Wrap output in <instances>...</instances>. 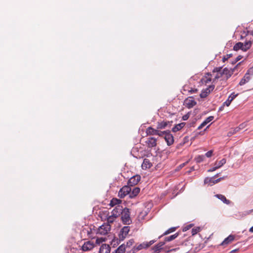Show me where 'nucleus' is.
<instances>
[{
    "label": "nucleus",
    "mask_w": 253,
    "mask_h": 253,
    "mask_svg": "<svg viewBox=\"0 0 253 253\" xmlns=\"http://www.w3.org/2000/svg\"><path fill=\"white\" fill-rule=\"evenodd\" d=\"M131 191V187L130 186L126 185L123 186L119 191L118 196L120 198H124L127 195L130 194Z\"/></svg>",
    "instance_id": "4"
},
{
    "label": "nucleus",
    "mask_w": 253,
    "mask_h": 253,
    "mask_svg": "<svg viewBox=\"0 0 253 253\" xmlns=\"http://www.w3.org/2000/svg\"><path fill=\"white\" fill-rule=\"evenodd\" d=\"M116 218H117L113 216V215H112L111 214L108 215L107 217V224H109L110 225L111 223H113L115 221Z\"/></svg>",
    "instance_id": "35"
},
{
    "label": "nucleus",
    "mask_w": 253,
    "mask_h": 253,
    "mask_svg": "<svg viewBox=\"0 0 253 253\" xmlns=\"http://www.w3.org/2000/svg\"><path fill=\"white\" fill-rule=\"evenodd\" d=\"M211 76L212 75L210 73L206 74V75L201 80V83L206 85L210 83L212 80L211 77Z\"/></svg>",
    "instance_id": "17"
},
{
    "label": "nucleus",
    "mask_w": 253,
    "mask_h": 253,
    "mask_svg": "<svg viewBox=\"0 0 253 253\" xmlns=\"http://www.w3.org/2000/svg\"><path fill=\"white\" fill-rule=\"evenodd\" d=\"M215 196L218 198V199L220 200L221 201H222L224 203L229 205L230 204V201L229 200H227L226 197L221 194H216L215 195Z\"/></svg>",
    "instance_id": "24"
},
{
    "label": "nucleus",
    "mask_w": 253,
    "mask_h": 253,
    "mask_svg": "<svg viewBox=\"0 0 253 253\" xmlns=\"http://www.w3.org/2000/svg\"><path fill=\"white\" fill-rule=\"evenodd\" d=\"M134 243V240L133 239L129 240L128 242H126V245L125 247H130L132 244Z\"/></svg>",
    "instance_id": "44"
},
{
    "label": "nucleus",
    "mask_w": 253,
    "mask_h": 253,
    "mask_svg": "<svg viewBox=\"0 0 253 253\" xmlns=\"http://www.w3.org/2000/svg\"><path fill=\"white\" fill-rule=\"evenodd\" d=\"M252 42L250 41H246L244 43H243L242 50L246 51L248 50L252 46Z\"/></svg>",
    "instance_id": "25"
},
{
    "label": "nucleus",
    "mask_w": 253,
    "mask_h": 253,
    "mask_svg": "<svg viewBox=\"0 0 253 253\" xmlns=\"http://www.w3.org/2000/svg\"><path fill=\"white\" fill-rule=\"evenodd\" d=\"M220 181V179H219V178H217L216 179H214V181H212V184H214L217 183H218V182H219Z\"/></svg>",
    "instance_id": "52"
},
{
    "label": "nucleus",
    "mask_w": 253,
    "mask_h": 253,
    "mask_svg": "<svg viewBox=\"0 0 253 253\" xmlns=\"http://www.w3.org/2000/svg\"><path fill=\"white\" fill-rule=\"evenodd\" d=\"M189 115L188 114H186L182 117V120L184 121H186L189 118Z\"/></svg>",
    "instance_id": "49"
},
{
    "label": "nucleus",
    "mask_w": 253,
    "mask_h": 253,
    "mask_svg": "<svg viewBox=\"0 0 253 253\" xmlns=\"http://www.w3.org/2000/svg\"><path fill=\"white\" fill-rule=\"evenodd\" d=\"M230 63H231L232 65L235 64L236 63L234 62V60H231L230 61Z\"/></svg>",
    "instance_id": "57"
},
{
    "label": "nucleus",
    "mask_w": 253,
    "mask_h": 253,
    "mask_svg": "<svg viewBox=\"0 0 253 253\" xmlns=\"http://www.w3.org/2000/svg\"><path fill=\"white\" fill-rule=\"evenodd\" d=\"M123 209L122 206L118 205L112 210L111 214L113 215V216L117 218L121 214V213L123 212Z\"/></svg>",
    "instance_id": "7"
},
{
    "label": "nucleus",
    "mask_w": 253,
    "mask_h": 253,
    "mask_svg": "<svg viewBox=\"0 0 253 253\" xmlns=\"http://www.w3.org/2000/svg\"><path fill=\"white\" fill-rule=\"evenodd\" d=\"M236 66L233 68H228L225 67L223 69L222 74H223V80H227L233 74Z\"/></svg>",
    "instance_id": "5"
},
{
    "label": "nucleus",
    "mask_w": 253,
    "mask_h": 253,
    "mask_svg": "<svg viewBox=\"0 0 253 253\" xmlns=\"http://www.w3.org/2000/svg\"><path fill=\"white\" fill-rule=\"evenodd\" d=\"M242 56L241 55H238L236 58L234 60V63H237L238 61L240 60L242 58Z\"/></svg>",
    "instance_id": "47"
},
{
    "label": "nucleus",
    "mask_w": 253,
    "mask_h": 253,
    "mask_svg": "<svg viewBox=\"0 0 253 253\" xmlns=\"http://www.w3.org/2000/svg\"><path fill=\"white\" fill-rule=\"evenodd\" d=\"M158 133V129H154L151 126L148 127L146 130L147 135H156Z\"/></svg>",
    "instance_id": "19"
},
{
    "label": "nucleus",
    "mask_w": 253,
    "mask_h": 253,
    "mask_svg": "<svg viewBox=\"0 0 253 253\" xmlns=\"http://www.w3.org/2000/svg\"><path fill=\"white\" fill-rule=\"evenodd\" d=\"M226 160L224 158L222 159L219 161H216L214 165V167L208 169V172H212L215 171L217 169L223 166L226 163Z\"/></svg>",
    "instance_id": "6"
},
{
    "label": "nucleus",
    "mask_w": 253,
    "mask_h": 253,
    "mask_svg": "<svg viewBox=\"0 0 253 253\" xmlns=\"http://www.w3.org/2000/svg\"><path fill=\"white\" fill-rule=\"evenodd\" d=\"M169 131H161L158 129V133L157 134V135H158L159 136H164L166 135V134Z\"/></svg>",
    "instance_id": "41"
},
{
    "label": "nucleus",
    "mask_w": 253,
    "mask_h": 253,
    "mask_svg": "<svg viewBox=\"0 0 253 253\" xmlns=\"http://www.w3.org/2000/svg\"><path fill=\"white\" fill-rule=\"evenodd\" d=\"M214 88V85H210L205 89H203L202 92L200 94V97L201 98L206 97L208 94L213 90Z\"/></svg>",
    "instance_id": "9"
},
{
    "label": "nucleus",
    "mask_w": 253,
    "mask_h": 253,
    "mask_svg": "<svg viewBox=\"0 0 253 253\" xmlns=\"http://www.w3.org/2000/svg\"><path fill=\"white\" fill-rule=\"evenodd\" d=\"M214 117L213 116H210L208 117L204 122H206V124L207 125L209 123L213 120Z\"/></svg>",
    "instance_id": "42"
},
{
    "label": "nucleus",
    "mask_w": 253,
    "mask_h": 253,
    "mask_svg": "<svg viewBox=\"0 0 253 253\" xmlns=\"http://www.w3.org/2000/svg\"><path fill=\"white\" fill-rule=\"evenodd\" d=\"M201 231V228L200 227H196L192 229L191 234L192 235H195Z\"/></svg>",
    "instance_id": "37"
},
{
    "label": "nucleus",
    "mask_w": 253,
    "mask_h": 253,
    "mask_svg": "<svg viewBox=\"0 0 253 253\" xmlns=\"http://www.w3.org/2000/svg\"><path fill=\"white\" fill-rule=\"evenodd\" d=\"M207 124L206 122H203L198 127V129H202L204 126H205Z\"/></svg>",
    "instance_id": "48"
},
{
    "label": "nucleus",
    "mask_w": 253,
    "mask_h": 253,
    "mask_svg": "<svg viewBox=\"0 0 253 253\" xmlns=\"http://www.w3.org/2000/svg\"><path fill=\"white\" fill-rule=\"evenodd\" d=\"M183 90L184 91H188L189 92L191 93H196L198 91V89L196 88H191L190 89H189V87L187 85H184L183 86Z\"/></svg>",
    "instance_id": "32"
},
{
    "label": "nucleus",
    "mask_w": 253,
    "mask_h": 253,
    "mask_svg": "<svg viewBox=\"0 0 253 253\" xmlns=\"http://www.w3.org/2000/svg\"><path fill=\"white\" fill-rule=\"evenodd\" d=\"M140 176L139 175H136L131 177L128 180L127 184L131 186H133L136 185L139 181L140 180Z\"/></svg>",
    "instance_id": "8"
},
{
    "label": "nucleus",
    "mask_w": 253,
    "mask_h": 253,
    "mask_svg": "<svg viewBox=\"0 0 253 253\" xmlns=\"http://www.w3.org/2000/svg\"><path fill=\"white\" fill-rule=\"evenodd\" d=\"M246 74L249 75L250 77H252L253 76V67L250 68L246 72Z\"/></svg>",
    "instance_id": "39"
},
{
    "label": "nucleus",
    "mask_w": 253,
    "mask_h": 253,
    "mask_svg": "<svg viewBox=\"0 0 253 253\" xmlns=\"http://www.w3.org/2000/svg\"><path fill=\"white\" fill-rule=\"evenodd\" d=\"M152 166L151 163L150 162L149 160L147 159H145L143 160V164L142 165V168H145V169L150 168Z\"/></svg>",
    "instance_id": "29"
},
{
    "label": "nucleus",
    "mask_w": 253,
    "mask_h": 253,
    "mask_svg": "<svg viewBox=\"0 0 253 253\" xmlns=\"http://www.w3.org/2000/svg\"><path fill=\"white\" fill-rule=\"evenodd\" d=\"M212 75L214 78L212 79V83H215L216 80L221 78L220 67H215L212 70Z\"/></svg>",
    "instance_id": "13"
},
{
    "label": "nucleus",
    "mask_w": 253,
    "mask_h": 253,
    "mask_svg": "<svg viewBox=\"0 0 253 253\" xmlns=\"http://www.w3.org/2000/svg\"><path fill=\"white\" fill-rule=\"evenodd\" d=\"M156 242V240H153L149 242H144L139 244L137 247L136 250L138 251L141 250L143 249H146L149 247L151 245L153 244Z\"/></svg>",
    "instance_id": "11"
},
{
    "label": "nucleus",
    "mask_w": 253,
    "mask_h": 253,
    "mask_svg": "<svg viewBox=\"0 0 253 253\" xmlns=\"http://www.w3.org/2000/svg\"><path fill=\"white\" fill-rule=\"evenodd\" d=\"M235 239L234 235H230L226 238L223 242L220 244V246H225L230 244Z\"/></svg>",
    "instance_id": "18"
},
{
    "label": "nucleus",
    "mask_w": 253,
    "mask_h": 253,
    "mask_svg": "<svg viewBox=\"0 0 253 253\" xmlns=\"http://www.w3.org/2000/svg\"><path fill=\"white\" fill-rule=\"evenodd\" d=\"M220 67V72L221 77L223 79V74H222L223 69L221 67Z\"/></svg>",
    "instance_id": "53"
},
{
    "label": "nucleus",
    "mask_w": 253,
    "mask_h": 253,
    "mask_svg": "<svg viewBox=\"0 0 253 253\" xmlns=\"http://www.w3.org/2000/svg\"><path fill=\"white\" fill-rule=\"evenodd\" d=\"M110 252V247L108 245L103 244L100 247L99 253H109Z\"/></svg>",
    "instance_id": "20"
},
{
    "label": "nucleus",
    "mask_w": 253,
    "mask_h": 253,
    "mask_svg": "<svg viewBox=\"0 0 253 253\" xmlns=\"http://www.w3.org/2000/svg\"><path fill=\"white\" fill-rule=\"evenodd\" d=\"M126 251V247L124 244L121 245L116 250V253H125Z\"/></svg>",
    "instance_id": "30"
},
{
    "label": "nucleus",
    "mask_w": 253,
    "mask_h": 253,
    "mask_svg": "<svg viewBox=\"0 0 253 253\" xmlns=\"http://www.w3.org/2000/svg\"><path fill=\"white\" fill-rule=\"evenodd\" d=\"M165 243L163 242H160L159 244L155 245L153 248V250L155 253H158L161 249H162L163 246L165 245Z\"/></svg>",
    "instance_id": "21"
},
{
    "label": "nucleus",
    "mask_w": 253,
    "mask_h": 253,
    "mask_svg": "<svg viewBox=\"0 0 253 253\" xmlns=\"http://www.w3.org/2000/svg\"><path fill=\"white\" fill-rule=\"evenodd\" d=\"M246 126H247V124L246 123H243L239 126L238 130L243 129L244 128H245L246 127Z\"/></svg>",
    "instance_id": "43"
},
{
    "label": "nucleus",
    "mask_w": 253,
    "mask_h": 253,
    "mask_svg": "<svg viewBox=\"0 0 253 253\" xmlns=\"http://www.w3.org/2000/svg\"><path fill=\"white\" fill-rule=\"evenodd\" d=\"M232 56V54H231V53L227 54V55H226L222 58V61L223 62H225L226 61H227L228 59H229Z\"/></svg>",
    "instance_id": "40"
},
{
    "label": "nucleus",
    "mask_w": 253,
    "mask_h": 253,
    "mask_svg": "<svg viewBox=\"0 0 253 253\" xmlns=\"http://www.w3.org/2000/svg\"><path fill=\"white\" fill-rule=\"evenodd\" d=\"M241 62L239 63V64H237V65H239V64H240Z\"/></svg>",
    "instance_id": "62"
},
{
    "label": "nucleus",
    "mask_w": 253,
    "mask_h": 253,
    "mask_svg": "<svg viewBox=\"0 0 253 253\" xmlns=\"http://www.w3.org/2000/svg\"><path fill=\"white\" fill-rule=\"evenodd\" d=\"M212 153H213V151L212 150H210L209 151H208L206 154H205V156L208 157V158H210L211 157L212 155Z\"/></svg>",
    "instance_id": "45"
},
{
    "label": "nucleus",
    "mask_w": 253,
    "mask_h": 253,
    "mask_svg": "<svg viewBox=\"0 0 253 253\" xmlns=\"http://www.w3.org/2000/svg\"><path fill=\"white\" fill-rule=\"evenodd\" d=\"M251 78L250 77L249 75H247L245 74L244 77L241 80L240 82H239V84L240 86L244 85L246 83H248L250 80H251Z\"/></svg>",
    "instance_id": "22"
},
{
    "label": "nucleus",
    "mask_w": 253,
    "mask_h": 253,
    "mask_svg": "<svg viewBox=\"0 0 253 253\" xmlns=\"http://www.w3.org/2000/svg\"><path fill=\"white\" fill-rule=\"evenodd\" d=\"M90 232H91V229L90 230V231H89L88 230L87 231L88 235H89Z\"/></svg>",
    "instance_id": "60"
},
{
    "label": "nucleus",
    "mask_w": 253,
    "mask_h": 253,
    "mask_svg": "<svg viewBox=\"0 0 253 253\" xmlns=\"http://www.w3.org/2000/svg\"><path fill=\"white\" fill-rule=\"evenodd\" d=\"M111 229V225L109 224L104 223L100 226L97 230V234L101 235H107Z\"/></svg>",
    "instance_id": "3"
},
{
    "label": "nucleus",
    "mask_w": 253,
    "mask_h": 253,
    "mask_svg": "<svg viewBox=\"0 0 253 253\" xmlns=\"http://www.w3.org/2000/svg\"><path fill=\"white\" fill-rule=\"evenodd\" d=\"M94 246L95 245L92 241H86L82 246V250L85 252L88 251L94 248Z\"/></svg>",
    "instance_id": "10"
},
{
    "label": "nucleus",
    "mask_w": 253,
    "mask_h": 253,
    "mask_svg": "<svg viewBox=\"0 0 253 253\" xmlns=\"http://www.w3.org/2000/svg\"><path fill=\"white\" fill-rule=\"evenodd\" d=\"M184 165H185L184 164H182V165H180V167L181 168H182V167H183L184 166Z\"/></svg>",
    "instance_id": "61"
},
{
    "label": "nucleus",
    "mask_w": 253,
    "mask_h": 253,
    "mask_svg": "<svg viewBox=\"0 0 253 253\" xmlns=\"http://www.w3.org/2000/svg\"><path fill=\"white\" fill-rule=\"evenodd\" d=\"M192 226V224H190L189 225H187V226L185 227L183 230L187 231L189 229H190Z\"/></svg>",
    "instance_id": "50"
},
{
    "label": "nucleus",
    "mask_w": 253,
    "mask_h": 253,
    "mask_svg": "<svg viewBox=\"0 0 253 253\" xmlns=\"http://www.w3.org/2000/svg\"><path fill=\"white\" fill-rule=\"evenodd\" d=\"M164 138L168 146H170L174 142L173 136L169 131L164 136Z\"/></svg>",
    "instance_id": "12"
},
{
    "label": "nucleus",
    "mask_w": 253,
    "mask_h": 253,
    "mask_svg": "<svg viewBox=\"0 0 253 253\" xmlns=\"http://www.w3.org/2000/svg\"><path fill=\"white\" fill-rule=\"evenodd\" d=\"M224 178V177H222L219 178V179H220V181H221V180L223 179Z\"/></svg>",
    "instance_id": "59"
},
{
    "label": "nucleus",
    "mask_w": 253,
    "mask_h": 253,
    "mask_svg": "<svg viewBox=\"0 0 253 253\" xmlns=\"http://www.w3.org/2000/svg\"><path fill=\"white\" fill-rule=\"evenodd\" d=\"M130 231V227L125 226L123 227L120 230L119 234V239L120 241H123L127 237L129 232Z\"/></svg>",
    "instance_id": "2"
},
{
    "label": "nucleus",
    "mask_w": 253,
    "mask_h": 253,
    "mask_svg": "<svg viewBox=\"0 0 253 253\" xmlns=\"http://www.w3.org/2000/svg\"><path fill=\"white\" fill-rule=\"evenodd\" d=\"M178 236V234L176 233L173 235H172L169 237H166L165 239V242L171 241L173 240L174 239H175L176 238H177Z\"/></svg>",
    "instance_id": "31"
},
{
    "label": "nucleus",
    "mask_w": 253,
    "mask_h": 253,
    "mask_svg": "<svg viewBox=\"0 0 253 253\" xmlns=\"http://www.w3.org/2000/svg\"><path fill=\"white\" fill-rule=\"evenodd\" d=\"M121 201L120 200H119L117 198H113L110 201L109 205L112 207L115 206H117L118 205H120L119 204L121 203Z\"/></svg>",
    "instance_id": "28"
},
{
    "label": "nucleus",
    "mask_w": 253,
    "mask_h": 253,
    "mask_svg": "<svg viewBox=\"0 0 253 253\" xmlns=\"http://www.w3.org/2000/svg\"><path fill=\"white\" fill-rule=\"evenodd\" d=\"M219 174L217 173L216 174H215L214 176H213V177H214V178L215 179V177H217L218 176Z\"/></svg>",
    "instance_id": "58"
},
{
    "label": "nucleus",
    "mask_w": 253,
    "mask_h": 253,
    "mask_svg": "<svg viewBox=\"0 0 253 253\" xmlns=\"http://www.w3.org/2000/svg\"><path fill=\"white\" fill-rule=\"evenodd\" d=\"M157 138L153 137H150L147 139L146 143L147 144L148 147L153 148L157 146Z\"/></svg>",
    "instance_id": "14"
},
{
    "label": "nucleus",
    "mask_w": 253,
    "mask_h": 253,
    "mask_svg": "<svg viewBox=\"0 0 253 253\" xmlns=\"http://www.w3.org/2000/svg\"><path fill=\"white\" fill-rule=\"evenodd\" d=\"M238 127H236L234 130V132H229V134H230V135L234 133H236V132H238V131H239L240 130H238Z\"/></svg>",
    "instance_id": "51"
},
{
    "label": "nucleus",
    "mask_w": 253,
    "mask_h": 253,
    "mask_svg": "<svg viewBox=\"0 0 253 253\" xmlns=\"http://www.w3.org/2000/svg\"><path fill=\"white\" fill-rule=\"evenodd\" d=\"M252 211H253V209L250 211H245L242 213V214L244 216H246L247 215L250 214Z\"/></svg>",
    "instance_id": "46"
},
{
    "label": "nucleus",
    "mask_w": 253,
    "mask_h": 253,
    "mask_svg": "<svg viewBox=\"0 0 253 253\" xmlns=\"http://www.w3.org/2000/svg\"><path fill=\"white\" fill-rule=\"evenodd\" d=\"M224 106L225 105H223V104L221 107H220L219 108L218 111H222L224 108Z\"/></svg>",
    "instance_id": "54"
},
{
    "label": "nucleus",
    "mask_w": 253,
    "mask_h": 253,
    "mask_svg": "<svg viewBox=\"0 0 253 253\" xmlns=\"http://www.w3.org/2000/svg\"><path fill=\"white\" fill-rule=\"evenodd\" d=\"M204 156L203 155H199L195 158L196 162L199 163L203 162L204 161Z\"/></svg>",
    "instance_id": "38"
},
{
    "label": "nucleus",
    "mask_w": 253,
    "mask_h": 253,
    "mask_svg": "<svg viewBox=\"0 0 253 253\" xmlns=\"http://www.w3.org/2000/svg\"><path fill=\"white\" fill-rule=\"evenodd\" d=\"M237 251H238V249H235V250L231 251L230 253H235L236 252H237Z\"/></svg>",
    "instance_id": "56"
},
{
    "label": "nucleus",
    "mask_w": 253,
    "mask_h": 253,
    "mask_svg": "<svg viewBox=\"0 0 253 253\" xmlns=\"http://www.w3.org/2000/svg\"><path fill=\"white\" fill-rule=\"evenodd\" d=\"M121 219L123 223L125 224H130L131 222V219L130 217V212L128 209L126 208L123 210V212L121 213Z\"/></svg>",
    "instance_id": "1"
},
{
    "label": "nucleus",
    "mask_w": 253,
    "mask_h": 253,
    "mask_svg": "<svg viewBox=\"0 0 253 253\" xmlns=\"http://www.w3.org/2000/svg\"><path fill=\"white\" fill-rule=\"evenodd\" d=\"M249 231L250 232L253 233V226L250 228Z\"/></svg>",
    "instance_id": "55"
},
{
    "label": "nucleus",
    "mask_w": 253,
    "mask_h": 253,
    "mask_svg": "<svg viewBox=\"0 0 253 253\" xmlns=\"http://www.w3.org/2000/svg\"><path fill=\"white\" fill-rule=\"evenodd\" d=\"M214 177H206L204 180L205 184H208L211 186L213 185L214 184H212V181H214Z\"/></svg>",
    "instance_id": "34"
},
{
    "label": "nucleus",
    "mask_w": 253,
    "mask_h": 253,
    "mask_svg": "<svg viewBox=\"0 0 253 253\" xmlns=\"http://www.w3.org/2000/svg\"><path fill=\"white\" fill-rule=\"evenodd\" d=\"M241 62L239 63V64H237V65H239V64H240Z\"/></svg>",
    "instance_id": "63"
},
{
    "label": "nucleus",
    "mask_w": 253,
    "mask_h": 253,
    "mask_svg": "<svg viewBox=\"0 0 253 253\" xmlns=\"http://www.w3.org/2000/svg\"><path fill=\"white\" fill-rule=\"evenodd\" d=\"M168 125V122L162 121L161 122H158L157 128L158 129H162L165 128Z\"/></svg>",
    "instance_id": "27"
},
{
    "label": "nucleus",
    "mask_w": 253,
    "mask_h": 253,
    "mask_svg": "<svg viewBox=\"0 0 253 253\" xmlns=\"http://www.w3.org/2000/svg\"><path fill=\"white\" fill-rule=\"evenodd\" d=\"M139 192L140 188L138 187H135L132 189V190H131L130 192L129 197L130 198H133L136 196Z\"/></svg>",
    "instance_id": "23"
},
{
    "label": "nucleus",
    "mask_w": 253,
    "mask_h": 253,
    "mask_svg": "<svg viewBox=\"0 0 253 253\" xmlns=\"http://www.w3.org/2000/svg\"><path fill=\"white\" fill-rule=\"evenodd\" d=\"M238 95V93L236 94L235 92H232L228 97L227 99L223 103V105L229 106L232 100H233Z\"/></svg>",
    "instance_id": "16"
},
{
    "label": "nucleus",
    "mask_w": 253,
    "mask_h": 253,
    "mask_svg": "<svg viewBox=\"0 0 253 253\" xmlns=\"http://www.w3.org/2000/svg\"><path fill=\"white\" fill-rule=\"evenodd\" d=\"M185 125V123H181L177 125H176L172 128V131L173 132H177L180 130L181 128H182Z\"/></svg>",
    "instance_id": "26"
},
{
    "label": "nucleus",
    "mask_w": 253,
    "mask_h": 253,
    "mask_svg": "<svg viewBox=\"0 0 253 253\" xmlns=\"http://www.w3.org/2000/svg\"><path fill=\"white\" fill-rule=\"evenodd\" d=\"M176 229V228L175 227H171L168 230H167V231H166L163 235H162L161 236H160L159 237V238H160L161 237H162L163 236H164V235H166L167 234H169L170 233H172L173 232H174Z\"/></svg>",
    "instance_id": "36"
},
{
    "label": "nucleus",
    "mask_w": 253,
    "mask_h": 253,
    "mask_svg": "<svg viewBox=\"0 0 253 253\" xmlns=\"http://www.w3.org/2000/svg\"><path fill=\"white\" fill-rule=\"evenodd\" d=\"M184 102L185 106L188 108H191L196 104V102L192 97H189V98L186 99Z\"/></svg>",
    "instance_id": "15"
},
{
    "label": "nucleus",
    "mask_w": 253,
    "mask_h": 253,
    "mask_svg": "<svg viewBox=\"0 0 253 253\" xmlns=\"http://www.w3.org/2000/svg\"><path fill=\"white\" fill-rule=\"evenodd\" d=\"M242 47H243V42H239L236 43L234 45L233 49L235 51H237V50H238L239 49H242Z\"/></svg>",
    "instance_id": "33"
}]
</instances>
